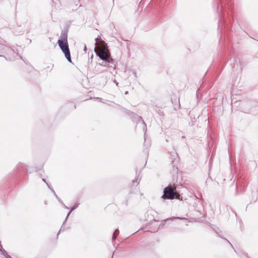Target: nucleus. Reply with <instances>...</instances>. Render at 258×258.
<instances>
[{"label":"nucleus","mask_w":258,"mask_h":258,"mask_svg":"<svg viewBox=\"0 0 258 258\" xmlns=\"http://www.w3.org/2000/svg\"><path fill=\"white\" fill-rule=\"evenodd\" d=\"M61 39L58 40V44L60 47L61 49L65 54L67 59L71 62V57L70 54L69 46L67 42V36L65 34L61 35Z\"/></svg>","instance_id":"1"},{"label":"nucleus","mask_w":258,"mask_h":258,"mask_svg":"<svg viewBox=\"0 0 258 258\" xmlns=\"http://www.w3.org/2000/svg\"><path fill=\"white\" fill-rule=\"evenodd\" d=\"M163 199L173 200L174 199H179L177 196V192L176 187L174 186L168 185L163 190V195L161 197Z\"/></svg>","instance_id":"2"},{"label":"nucleus","mask_w":258,"mask_h":258,"mask_svg":"<svg viewBox=\"0 0 258 258\" xmlns=\"http://www.w3.org/2000/svg\"><path fill=\"white\" fill-rule=\"evenodd\" d=\"M105 47L102 46L97 52L98 56L102 60H105L108 56V53L105 51Z\"/></svg>","instance_id":"3"},{"label":"nucleus","mask_w":258,"mask_h":258,"mask_svg":"<svg viewBox=\"0 0 258 258\" xmlns=\"http://www.w3.org/2000/svg\"><path fill=\"white\" fill-rule=\"evenodd\" d=\"M147 130H145V133H144V140H145V142H144V146H146V144H147V146H150V142H148L147 141Z\"/></svg>","instance_id":"4"},{"label":"nucleus","mask_w":258,"mask_h":258,"mask_svg":"<svg viewBox=\"0 0 258 258\" xmlns=\"http://www.w3.org/2000/svg\"><path fill=\"white\" fill-rule=\"evenodd\" d=\"M180 219V218L178 217H173L172 218L167 219L166 220H163V221H162V222L161 223V225H162V226L164 225L165 224V223H166L167 221H168L169 220H173V219Z\"/></svg>","instance_id":"5"},{"label":"nucleus","mask_w":258,"mask_h":258,"mask_svg":"<svg viewBox=\"0 0 258 258\" xmlns=\"http://www.w3.org/2000/svg\"><path fill=\"white\" fill-rule=\"evenodd\" d=\"M156 222H157L156 221H154V222L152 223V224H156L155 228L151 230V231L152 232H155L157 231L159 228V226L157 224H156Z\"/></svg>","instance_id":"6"},{"label":"nucleus","mask_w":258,"mask_h":258,"mask_svg":"<svg viewBox=\"0 0 258 258\" xmlns=\"http://www.w3.org/2000/svg\"><path fill=\"white\" fill-rule=\"evenodd\" d=\"M78 206H79V204H77L76 205H75L74 206H73V207L71 208V209L70 210V211L69 212V213L67 215V216L66 218V220H65V221H66L67 219L68 218V216L70 215V213L74 210H75L76 209H77L78 207Z\"/></svg>","instance_id":"7"},{"label":"nucleus","mask_w":258,"mask_h":258,"mask_svg":"<svg viewBox=\"0 0 258 258\" xmlns=\"http://www.w3.org/2000/svg\"><path fill=\"white\" fill-rule=\"evenodd\" d=\"M171 156L173 157V158H172L171 163L172 164L173 163V159H175L177 157V154L175 151H173L171 152Z\"/></svg>","instance_id":"8"},{"label":"nucleus","mask_w":258,"mask_h":258,"mask_svg":"<svg viewBox=\"0 0 258 258\" xmlns=\"http://www.w3.org/2000/svg\"><path fill=\"white\" fill-rule=\"evenodd\" d=\"M47 185L48 187L49 188V189H50L51 190V191L52 192L53 195L55 196V197L57 198V195L56 194V192H55L54 189L52 188V187L48 183H47Z\"/></svg>","instance_id":"9"},{"label":"nucleus","mask_w":258,"mask_h":258,"mask_svg":"<svg viewBox=\"0 0 258 258\" xmlns=\"http://www.w3.org/2000/svg\"><path fill=\"white\" fill-rule=\"evenodd\" d=\"M25 166V165L22 163H19L17 166L16 169L17 170H19L20 168H23Z\"/></svg>","instance_id":"10"},{"label":"nucleus","mask_w":258,"mask_h":258,"mask_svg":"<svg viewBox=\"0 0 258 258\" xmlns=\"http://www.w3.org/2000/svg\"><path fill=\"white\" fill-rule=\"evenodd\" d=\"M8 253L5 249H3L0 251V254L4 255L5 256V255H7Z\"/></svg>","instance_id":"11"},{"label":"nucleus","mask_w":258,"mask_h":258,"mask_svg":"<svg viewBox=\"0 0 258 258\" xmlns=\"http://www.w3.org/2000/svg\"><path fill=\"white\" fill-rule=\"evenodd\" d=\"M133 183H136L137 184H138L140 182V181L138 179H135V180H133Z\"/></svg>","instance_id":"12"},{"label":"nucleus","mask_w":258,"mask_h":258,"mask_svg":"<svg viewBox=\"0 0 258 258\" xmlns=\"http://www.w3.org/2000/svg\"><path fill=\"white\" fill-rule=\"evenodd\" d=\"M113 233H115L116 235H117L119 234L118 229H115Z\"/></svg>","instance_id":"13"},{"label":"nucleus","mask_w":258,"mask_h":258,"mask_svg":"<svg viewBox=\"0 0 258 258\" xmlns=\"http://www.w3.org/2000/svg\"><path fill=\"white\" fill-rule=\"evenodd\" d=\"M56 199L58 200V201L62 204L64 205L61 200L57 196V198Z\"/></svg>","instance_id":"14"},{"label":"nucleus","mask_w":258,"mask_h":258,"mask_svg":"<svg viewBox=\"0 0 258 258\" xmlns=\"http://www.w3.org/2000/svg\"><path fill=\"white\" fill-rule=\"evenodd\" d=\"M116 236L117 235L115 234V233H113V235H112V239L113 240H114L116 238Z\"/></svg>","instance_id":"15"},{"label":"nucleus","mask_w":258,"mask_h":258,"mask_svg":"<svg viewBox=\"0 0 258 258\" xmlns=\"http://www.w3.org/2000/svg\"><path fill=\"white\" fill-rule=\"evenodd\" d=\"M225 240L227 241V243H228L230 244V245L231 247H233V246H232V244L227 239L225 238Z\"/></svg>","instance_id":"16"},{"label":"nucleus","mask_w":258,"mask_h":258,"mask_svg":"<svg viewBox=\"0 0 258 258\" xmlns=\"http://www.w3.org/2000/svg\"><path fill=\"white\" fill-rule=\"evenodd\" d=\"M5 257L6 258H12L10 255H9L8 254H7V255H5Z\"/></svg>","instance_id":"17"},{"label":"nucleus","mask_w":258,"mask_h":258,"mask_svg":"<svg viewBox=\"0 0 258 258\" xmlns=\"http://www.w3.org/2000/svg\"><path fill=\"white\" fill-rule=\"evenodd\" d=\"M215 231H216V232L217 233V234H218V236L222 238V236H221V235L219 233V232H218V231H216V230H215Z\"/></svg>","instance_id":"18"},{"label":"nucleus","mask_w":258,"mask_h":258,"mask_svg":"<svg viewBox=\"0 0 258 258\" xmlns=\"http://www.w3.org/2000/svg\"><path fill=\"white\" fill-rule=\"evenodd\" d=\"M42 181H43L44 182H45L46 184H47V183H48L46 181L45 179H44V178H43V179H42Z\"/></svg>","instance_id":"19"},{"label":"nucleus","mask_w":258,"mask_h":258,"mask_svg":"<svg viewBox=\"0 0 258 258\" xmlns=\"http://www.w3.org/2000/svg\"><path fill=\"white\" fill-rule=\"evenodd\" d=\"M96 45L97 44V40H98V38H96Z\"/></svg>","instance_id":"20"},{"label":"nucleus","mask_w":258,"mask_h":258,"mask_svg":"<svg viewBox=\"0 0 258 258\" xmlns=\"http://www.w3.org/2000/svg\"><path fill=\"white\" fill-rule=\"evenodd\" d=\"M61 231V229H59V231L58 233V234H59V232Z\"/></svg>","instance_id":"21"},{"label":"nucleus","mask_w":258,"mask_h":258,"mask_svg":"<svg viewBox=\"0 0 258 258\" xmlns=\"http://www.w3.org/2000/svg\"><path fill=\"white\" fill-rule=\"evenodd\" d=\"M64 206L65 207V208H68V207L66 206H65L64 205Z\"/></svg>","instance_id":"22"}]
</instances>
